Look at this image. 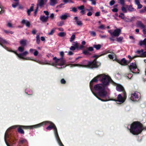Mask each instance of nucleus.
Listing matches in <instances>:
<instances>
[{
    "instance_id": "f8f14e48",
    "label": "nucleus",
    "mask_w": 146,
    "mask_h": 146,
    "mask_svg": "<svg viewBox=\"0 0 146 146\" xmlns=\"http://www.w3.org/2000/svg\"><path fill=\"white\" fill-rule=\"evenodd\" d=\"M116 85V90L118 91H122L123 92H125L124 90V89L123 87L121 85L119 84H115Z\"/></svg>"
},
{
    "instance_id": "8fccbe9b",
    "label": "nucleus",
    "mask_w": 146,
    "mask_h": 146,
    "mask_svg": "<svg viewBox=\"0 0 146 146\" xmlns=\"http://www.w3.org/2000/svg\"><path fill=\"white\" fill-rule=\"evenodd\" d=\"M115 3V1L114 0H111L110 3V6H112Z\"/></svg>"
},
{
    "instance_id": "4be33fe9",
    "label": "nucleus",
    "mask_w": 146,
    "mask_h": 146,
    "mask_svg": "<svg viewBox=\"0 0 146 146\" xmlns=\"http://www.w3.org/2000/svg\"><path fill=\"white\" fill-rule=\"evenodd\" d=\"M27 40L25 39H23L20 41V43L21 46L25 47L27 44Z\"/></svg>"
},
{
    "instance_id": "2f4dec72",
    "label": "nucleus",
    "mask_w": 146,
    "mask_h": 146,
    "mask_svg": "<svg viewBox=\"0 0 146 146\" xmlns=\"http://www.w3.org/2000/svg\"><path fill=\"white\" fill-rule=\"evenodd\" d=\"M72 45L73 46L77 48V49L78 48V44L77 41L74 42H73Z\"/></svg>"
},
{
    "instance_id": "4468645a",
    "label": "nucleus",
    "mask_w": 146,
    "mask_h": 146,
    "mask_svg": "<svg viewBox=\"0 0 146 146\" xmlns=\"http://www.w3.org/2000/svg\"><path fill=\"white\" fill-rule=\"evenodd\" d=\"M48 0H38V4L37 5L40 7H42L44 4L46 3Z\"/></svg>"
},
{
    "instance_id": "5fc2aeb1",
    "label": "nucleus",
    "mask_w": 146,
    "mask_h": 146,
    "mask_svg": "<svg viewBox=\"0 0 146 146\" xmlns=\"http://www.w3.org/2000/svg\"><path fill=\"white\" fill-rule=\"evenodd\" d=\"M7 26H8V27H12V24L10 22H8L7 24Z\"/></svg>"
},
{
    "instance_id": "473e14b6",
    "label": "nucleus",
    "mask_w": 146,
    "mask_h": 146,
    "mask_svg": "<svg viewBox=\"0 0 146 146\" xmlns=\"http://www.w3.org/2000/svg\"><path fill=\"white\" fill-rule=\"evenodd\" d=\"M36 42L38 44H39L40 42V36L38 34L36 35Z\"/></svg>"
},
{
    "instance_id": "aec40b11",
    "label": "nucleus",
    "mask_w": 146,
    "mask_h": 146,
    "mask_svg": "<svg viewBox=\"0 0 146 146\" xmlns=\"http://www.w3.org/2000/svg\"><path fill=\"white\" fill-rule=\"evenodd\" d=\"M70 17V16L68 15V14L66 13L61 15L60 17L61 20H65L68 17Z\"/></svg>"
},
{
    "instance_id": "1a4fd4ad",
    "label": "nucleus",
    "mask_w": 146,
    "mask_h": 146,
    "mask_svg": "<svg viewBox=\"0 0 146 146\" xmlns=\"http://www.w3.org/2000/svg\"><path fill=\"white\" fill-rule=\"evenodd\" d=\"M129 69L133 73H139V70L137 68V66L135 63H132L129 66Z\"/></svg>"
},
{
    "instance_id": "6e6d98bb",
    "label": "nucleus",
    "mask_w": 146,
    "mask_h": 146,
    "mask_svg": "<svg viewBox=\"0 0 146 146\" xmlns=\"http://www.w3.org/2000/svg\"><path fill=\"white\" fill-rule=\"evenodd\" d=\"M72 11L74 12H76L77 11V8L76 7H73L72 8Z\"/></svg>"
},
{
    "instance_id": "393cba45",
    "label": "nucleus",
    "mask_w": 146,
    "mask_h": 146,
    "mask_svg": "<svg viewBox=\"0 0 146 146\" xmlns=\"http://www.w3.org/2000/svg\"><path fill=\"white\" fill-rule=\"evenodd\" d=\"M20 143L23 144H28V142L27 140L24 139H22L19 141Z\"/></svg>"
},
{
    "instance_id": "cd10ccee",
    "label": "nucleus",
    "mask_w": 146,
    "mask_h": 146,
    "mask_svg": "<svg viewBox=\"0 0 146 146\" xmlns=\"http://www.w3.org/2000/svg\"><path fill=\"white\" fill-rule=\"evenodd\" d=\"M143 49H141L140 50H137L136 52L139 54V56H137V57H142L141 55L143 54Z\"/></svg>"
},
{
    "instance_id": "423d86ee",
    "label": "nucleus",
    "mask_w": 146,
    "mask_h": 146,
    "mask_svg": "<svg viewBox=\"0 0 146 146\" xmlns=\"http://www.w3.org/2000/svg\"><path fill=\"white\" fill-rule=\"evenodd\" d=\"M101 64L100 62H98L95 60L92 62H89L86 60L83 61L80 64H74L72 66L82 67L88 68H96L99 66Z\"/></svg>"
},
{
    "instance_id": "f257e3e1",
    "label": "nucleus",
    "mask_w": 146,
    "mask_h": 146,
    "mask_svg": "<svg viewBox=\"0 0 146 146\" xmlns=\"http://www.w3.org/2000/svg\"><path fill=\"white\" fill-rule=\"evenodd\" d=\"M110 77L105 74L95 77L90 82V87L94 95L102 102L111 100L110 93L105 90L110 83H113Z\"/></svg>"
},
{
    "instance_id": "58836bf2",
    "label": "nucleus",
    "mask_w": 146,
    "mask_h": 146,
    "mask_svg": "<svg viewBox=\"0 0 146 146\" xmlns=\"http://www.w3.org/2000/svg\"><path fill=\"white\" fill-rule=\"evenodd\" d=\"M128 10L130 11H134V9L131 5L129 6L128 8Z\"/></svg>"
},
{
    "instance_id": "ddd939ff",
    "label": "nucleus",
    "mask_w": 146,
    "mask_h": 146,
    "mask_svg": "<svg viewBox=\"0 0 146 146\" xmlns=\"http://www.w3.org/2000/svg\"><path fill=\"white\" fill-rule=\"evenodd\" d=\"M74 19L75 20V22L78 25L80 26H82L83 23L82 21L79 20L78 19V18L77 17H74Z\"/></svg>"
},
{
    "instance_id": "0e129e2a",
    "label": "nucleus",
    "mask_w": 146,
    "mask_h": 146,
    "mask_svg": "<svg viewBox=\"0 0 146 146\" xmlns=\"http://www.w3.org/2000/svg\"><path fill=\"white\" fill-rule=\"evenodd\" d=\"M100 37L102 38H105L107 37L106 36V35H100Z\"/></svg>"
},
{
    "instance_id": "e2e57ef3",
    "label": "nucleus",
    "mask_w": 146,
    "mask_h": 146,
    "mask_svg": "<svg viewBox=\"0 0 146 146\" xmlns=\"http://www.w3.org/2000/svg\"><path fill=\"white\" fill-rule=\"evenodd\" d=\"M61 83L62 84H64L66 83V81L64 79H62L61 80Z\"/></svg>"
},
{
    "instance_id": "13d9d810",
    "label": "nucleus",
    "mask_w": 146,
    "mask_h": 146,
    "mask_svg": "<svg viewBox=\"0 0 146 146\" xmlns=\"http://www.w3.org/2000/svg\"><path fill=\"white\" fill-rule=\"evenodd\" d=\"M118 9L116 8H114L112 9V11L114 12H117Z\"/></svg>"
},
{
    "instance_id": "412c9836",
    "label": "nucleus",
    "mask_w": 146,
    "mask_h": 146,
    "mask_svg": "<svg viewBox=\"0 0 146 146\" xmlns=\"http://www.w3.org/2000/svg\"><path fill=\"white\" fill-rule=\"evenodd\" d=\"M21 22L22 24L26 25V26L28 27H29L30 25L29 22L26 20H23Z\"/></svg>"
},
{
    "instance_id": "79ce46f5",
    "label": "nucleus",
    "mask_w": 146,
    "mask_h": 146,
    "mask_svg": "<svg viewBox=\"0 0 146 146\" xmlns=\"http://www.w3.org/2000/svg\"><path fill=\"white\" fill-rule=\"evenodd\" d=\"M123 39V37H119L117 38V40L118 42H120L122 41Z\"/></svg>"
},
{
    "instance_id": "7ed1b4c3",
    "label": "nucleus",
    "mask_w": 146,
    "mask_h": 146,
    "mask_svg": "<svg viewBox=\"0 0 146 146\" xmlns=\"http://www.w3.org/2000/svg\"><path fill=\"white\" fill-rule=\"evenodd\" d=\"M30 126H19L17 125L13 126L9 128L6 131L4 137L5 142L7 145V146H10L8 144V142H10L11 141H13V139L12 137V135L9 133V131L10 130L17 127L18 132L21 134H24V132L22 129V128L32 129L33 128H31L29 127H27Z\"/></svg>"
},
{
    "instance_id": "bb28decb",
    "label": "nucleus",
    "mask_w": 146,
    "mask_h": 146,
    "mask_svg": "<svg viewBox=\"0 0 146 146\" xmlns=\"http://www.w3.org/2000/svg\"><path fill=\"white\" fill-rule=\"evenodd\" d=\"M34 6V4H32V6L27 11V13H28V14L29 15H30V13L31 12L33 11V8Z\"/></svg>"
},
{
    "instance_id": "4d7b16f0",
    "label": "nucleus",
    "mask_w": 146,
    "mask_h": 146,
    "mask_svg": "<svg viewBox=\"0 0 146 146\" xmlns=\"http://www.w3.org/2000/svg\"><path fill=\"white\" fill-rule=\"evenodd\" d=\"M132 76H133V75H132V74H128L127 76V78H128L130 79L132 77Z\"/></svg>"
},
{
    "instance_id": "b1692460",
    "label": "nucleus",
    "mask_w": 146,
    "mask_h": 146,
    "mask_svg": "<svg viewBox=\"0 0 146 146\" xmlns=\"http://www.w3.org/2000/svg\"><path fill=\"white\" fill-rule=\"evenodd\" d=\"M139 44L140 46L142 45H146V38H145L143 40L140 41Z\"/></svg>"
},
{
    "instance_id": "c85d7f7f",
    "label": "nucleus",
    "mask_w": 146,
    "mask_h": 146,
    "mask_svg": "<svg viewBox=\"0 0 146 146\" xmlns=\"http://www.w3.org/2000/svg\"><path fill=\"white\" fill-rule=\"evenodd\" d=\"M25 47L21 46L18 48V51L20 52H23L24 50Z\"/></svg>"
},
{
    "instance_id": "c9c22d12",
    "label": "nucleus",
    "mask_w": 146,
    "mask_h": 146,
    "mask_svg": "<svg viewBox=\"0 0 146 146\" xmlns=\"http://www.w3.org/2000/svg\"><path fill=\"white\" fill-rule=\"evenodd\" d=\"M63 2L65 3H74V2L72 0H63Z\"/></svg>"
},
{
    "instance_id": "72a5a7b5",
    "label": "nucleus",
    "mask_w": 146,
    "mask_h": 146,
    "mask_svg": "<svg viewBox=\"0 0 146 146\" xmlns=\"http://www.w3.org/2000/svg\"><path fill=\"white\" fill-rule=\"evenodd\" d=\"M121 9L122 11L124 13H126L127 12V10L126 8L124 6V5L122 6Z\"/></svg>"
},
{
    "instance_id": "052dcab7",
    "label": "nucleus",
    "mask_w": 146,
    "mask_h": 146,
    "mask_svg": "<svg viewBox=\"0 0 146 146\" xmlns=\"http://www.w3.org/2000/svg\"><path fill=\"white\" fill-rule=\"evenodd\" d=\"M137 57V56H133L132 57H131L130 56V55H128V58L130 59H134V58L136 57Z\"/></svg>"
},
{
    "instance_id": "39448f33",
    "label": "nucleus",
    "mask_w": 146,
    "mask_h": 146,
    "mask_svg": "<svg viewBox=\"0 0 146 146\" xmlns=\"http://www.w3.org/2000/svg\"><path fill=\"white\" fill-rule=\"evenodd\" d=\"M60 55L61 57V58L58 59L56 57H54L53 60H54V62L50 64V65L54 66L58 69L65 68L67 66L65 60L62 58L64 55V52L63 51L60 52Z\"/></svg>"
},
{
    "instance_id": "a211bd4d",
    "label": "nucleus",
    "mask_w": 146,
    "mask_h": 146,
    "mask_svg": "<svg viewBox=\"0 0 146 146\" xmlns=\"http://www.w3.org/2000/svg\"><path fill=\"white\" fill-rule=\"evenodd\" d=\"M108 57L110 59L115 60L116 59V55L114 53H112L108 55Z\"/></svg>"
},
{
    "instance_id": "bf43d9fd",
    "label": "nucleus",
    "mask_w": 146,
    "mask_h": 146,
    "mask_svg": "<svg viewBox=\"0 0 146 146\" xmlns=\"http://www.w3.org/2000/svg\"><path fill=\"white\" fill-rule=\"evenodd\" d=\"M50 17L52 19H53L54 18V14L53 13L51 14Z\"/></svg>"
},
{
    "instance_id": "603ef678",
    "label": "nucleus",
    "mask_w": 146,
    "mask_h": 146,
    "mask_svg": "<svg viewBox=\"0 0 146 146\" xmlns=\"http://www.w3.org/2000/svg\"><path fill=\"white\" fill-rule=\"evenodd\" d=\"M120 3L123 6L124 5L125 1L124 0H119Z\"/></svg>"
},
{
    "instance_id": "5701e85b",
    "label": "nucleus",
    "mask_w": 146,
    "mask_h": 146,
    "mask_svg": "<svg viewBox=\"0 0 146 146\" xmlns=\"http://www.w3.org/2000/svg\"><path fill=\"white\" fill-rule=\"evenodd\" d=\"M57 3V0H50V5L54 6Z\"/></svg>"
},
{
    "instance_id": "774afa93",
    "label": "nucleus",
    "mask_w": 146,
    "mask_h": 146,
    "mask_svg": "<svg viewBox=\"0 0 146 146\" xmlns=\"http://www.w3.org/2000/svg\"><path fill=\"white\" fill-rule=\"evenodd\" d=\"M100 12H97L95 14V16H99L100 15Z\"/></svg>"
},
{
    "instance_id": "a878e982",
    "label": "nucleus",
    "mask_w": 146,
    "mask_h": 146,
    "mask_svg": "<svg viewBox=\"0 0 146 146\" xmlns=\"http://www.w3.org/2000/svg\"><path fill=\"white\" fill-rule=\"evenodd\" d=\"M25 92L29 95H31L33 94V92L32 90L29 88H27L25 90Z\"/></svg>"
},
{
    "instance_id": "9d476101",
    "label": "nucleus",
    "mask_w": 146,
    "mask_h": 146,
    "mask_svg": "<svg viewBox=\"0 0 146 146\" xmlns=\"http://www.w3.org/2000/svg\"><path fill=\"white\" fill-rule=\"evenodd\" d=\"M140 97V94L137 92H135L132 93L131 97V99L133 101H137L139 100Z\"/></svg>"
},
{
    "instance_id": "9b49d317",
    "label": "nucleus",
    "mask_w": 146,
    "mask_h": 146,
    "mask_svg": "<svg viewBox=\"0 0 146 146\" xmlns=\"http://www.w3.org/2000/svg\"><path fill=\"white\" fill-rule=\"evenodd\" d=\"M108 32L111 36H117L119 35L121 32V30L120 29H117L115 30L113 32L112 30H109Z\"/></svg>"
},
{
    "instance_id": "680f3d73",
    "label": "nucleus",
    "mask_w": 146,
    "mask_h": 146,
    "mask_svg": "<svg viewBox=\"0 0 146 146\" xmlns=\"http://www.w3.org/2000/svg\"><path fill=\"white\" fill-rule=\"evenodd\" d=\"M135 4H136L137 5L140 4L139 0H135Z\"/></svg>"
},
{
    "instance_id": "37998d69",
    "label": "nucleus",
    "mask_w": 146,
    "mask_h": 146,
    "mask_svg": "<svg viewBox=\"0 0 146 146\" xmlns=\"http://www.w3.org/2000/svg\"><path fill=\"white\" fill-rule=\"evenodd\" d=\"M64 23L63 21H61L57 23V25L58 26H61L64 25Z\"/></svg>"
},
{
    "instance_id": "a19ab883",
    "label": "nucleus",
    "mask_w": 146,
    "mask_h": 146,
    "mask_svg": "<svg viewBox=\"0 0 146 146\" xmlns=\"http://www.w3.org/2000/svg\"><path fill=\"white\" fill-rule=\"evenodd\" d=\"M55 30V29H52L51 31H50V33H48V35H52L54 32Z\"/></svg>"
},
{
    "instance_id": "6e6552de",
    "label": "nucleus",
    "mask_w": 146,
    "mask_h": 146,
    "mask_svg": "<svg viewBox=\"0 0 146 146\" xmlns=\"http://www.w3.org/2000/svg\"><path fill=\"white\" fill-rule=\"evenodd\" d=\"M126 95L125 92H123L121 94H119L116 100L111 99L110 100H112L117 102V103L119 104H121L123 103L125 101L126 98Z\"/></svg>"
},
{
    "instance_id": "6ab92c4d",
    "label": "nucleus",
    "mask_w": 146,
    "mask_h": 146,
    "mask_svg": "<svg viewBox=\"0 0 146 146\" xmlns=\"http://www.w3.org/2000/svg\"><path fill=\"white\" fill-rule=\"evenodd\" d=\"M119 63L121 65H126L128 64V62L124 58H123L120 61Z\"/></svg>"
},
{
    "instance_id": "3c124183",
    "label": "nucleus",
    "mask_w": 146,
    "mask_h": 146,
    "mask_svg": "<svg viewBox=\"0 0 146 146\" xmlns=\"http://www.w3.org/2000/svg\"><path fill=\"white\" fill-rule=\"evenodd\" d=\"M96 0H91L90 1L92 2V4L93 5H95L96 4Z\"/></svg>"
},
{
    "instance_id": "c03bdc74",
    "label": "nucleus",
    "mask_w": 146,
    "mask_h": 146,
    "mask_svg": "<svg viewBox=\"0 0 146 146\" xmlns=\"http://www.w3.org/2000/svg\"><path fill=\"white\" fill-rule=\"evenodd\" d=\"M98 28L102 29H105V26L103 25H101L100 26L98 27Z\"/></svg>"
},
{
    "instance_id": "a18cd8bd",
    "label": "nucleus",
    "mask_w": 146,
    "mask_h": 146,
    "mask_svg": "<svg viewBox=\"0 0 146 146\" xmlns=\"http://www.w3.org/2000/svg\"><path fill=\"white\" fill-rule=\"evenodd\" d=\"M91 35L93 36H95L96 35V33L93 31L90 32Z\"/></svg>"
},
{
    "instance_id": "ea45409f",
    "label": "nucleus",
    "mask_w": 146,
    "mask_h": 146,
    "mask_svg": "<svg viewBox=\"0 0 146 146\" xmlns=\"http://www.w3.org/2000/svg\"><path fill=\"white\" fill-rule=\"evenodd\" d=\"M19 4V2H17L14 3V4H12V6L14 8H15Z\"/></svg>"
},
{
    "instance_id": "dca6fc26",
    "label": "nucleus",
    "mask_w": 146,
    "mask_h": 146,
    "mask_svg": "<svg viewBox=\"0 0 146 146\" xmlns=\"http://www.w3.org/2000/svg\"><path fill=\"white\" fill-rule=\"evenodd\" d=\"M78 8L80 10V13L82 15L85 13V11L84 10V6L83 5L78 7Z\"/></svg>"
},
{
    "instance_id": "f704fd0d",
    "label": "nucleus",
    "mask_w": 146,
    "mask_h": 146,
    "mask_svg": "<svg viewBox=\"0 0 146 146\" xmlns=\"http://www.w3.org/2000/svg\"><path fill=\"white\" fill-rule=\"evenodd\" d=\"M75 38V35L74 34H72L70 38V41L71 42H72L74 40Z\"/></svg>"
},
{
    "instance_id": "69168bd1",
    "label": "nucleus",
    "mask_w": 146,
    "mask_h": 146,
    "mask_svg": "<svg viewBox=\"0 0 146 146\" xmlns=\"http://www.w3.org/2000/svg\"><path fill=\"white\" fill-rule=\"evenodd\" d=\"M88 50L89 51H92L93 50V48L92 47H89L88 48Z\"/></svg>"
},
{
    "instance_id": "0eeeda50",
    "label": "nucleus",
    "mask_w": 146,
    "mask_h": 146,
    "mask_svg": "<svg viewBox=\"0 0 146 146\" xmlns=\"http://www.w3.org/2000/svg\"><path fill=\"white\" fill-rule=\"evenodd\" d=\"M8 43L7 44H0L3 46L4 48L6 49L8 51L13 52L17 56L20 58L24 60H31V58L30 57H26L25 58V56H26L29 54V52L28 51H25L24 52H23L22 53L18 54L17 53L16 51H15L13 50H11V49H9L7 47H6L5 46H4L5 45L7 44H9V42L6 41Z\"/></svg>"
},
{
    "instance_id": "09e8293b",
    "label": "nucleus",
    "mask_w": 146,
    "mask_h": 146,
    "mask_svg": "<svg viewBox=\"0 0 146 146\" xmlns=\"http://www.w3.org/2000/svg\"><path fill=\"white\" fill-rule=\"evenodd\" d=\"M76 49H77V48L73 46H71L70 48V50H74Z\"/></svg>"
},
{
    "instance_id": "f03ea898",
    "label": "nucleus",
    "mask_w": 146,
    "mask_h": 146,
    "mask_svg": "<svg viewBox=\"0 0 146 146\" xmlns=\"http://www.w3.org/2000/svg\"><path fill=\"white\" fill-rule=\"evenodd\" d=\"M48 124H50V125L46 127V129L50 130L53 129L58 144L60 146H64L61 142L57 132V129L56 127L54 124L51 122L48 121H44L40 123L33 125H31V126H28V127H29L32 128H37L43 125H47Z\"/></svg>"
},
{
    "instance_id": "7c9ffc66",
    "label": "nucleus",
    "mask_w": 146,
    "mask_h": 146,
    "mask_svg": "<svg viewBox=\"0 0 146 146\" xmlns=\"http://www.w3.org/2000/svg\"><path fill=\"white\" fill-rule=\"evenodd\" d=\"M83 53L85 55H90V54L88 50H83Z\"/></svg>"
},
{
    "instance_id": "49530a36",
    "label": "nucleus",
    "mask_w": 146,
    "mask_h": 146,
    "mask_svg": "<svg viewBox=\"0 0 146 146\" xmlns=\"http://www.w3.org/2000/svg\"><path fill=\"white\" fill-rule=\"evenodd\" d=\"M119 17L122 19H123L125 17L124 15L122 13H121L119 16Z\"/></svg>"
},
{
    "instance_id": "c756f323",
    "label": "nucleus",
    "mask_w": 146,
    "mask_h": 146,
    "mask_svg": "<svg viewBox=\"0 0 146 146\" xmlns=\"http://www.w3.org/2000/svg\"><path fill=\"white\" fill-rule=\"evenodd\" d=\"M1 13V12L0 11V13ZM7 43L8 42L6 41L0 37V44L3 43L4 44H7Z\"/></svg>"
},
{
    "instance_id": "e433bc0d",
    "label": "nucleus",
    "mask_w": 146,
    "mask_h": 146,
    "mask_svg": "<svg viewBox=\"0 0 146 146\" xmlns=\"http://www.w3.org/2000/svg\"><path fill=\"white\" fill-rule=\"evenodd\" d=\"M58 35L59 36L63 37L66 35V33L64 32H60L58 33Z\"/></svg>"
},
{
    "instance_id": "20e7f679",
    "label": "nucleus",
    "mask_w": 146,
    "mask_h": 146,
    "mask_svg": "<svg viewBox=\"0 0 146 146\" xmlns=\"http://www.w3.org/2000/svg\"><path fill=\"white\" fill-rule=\"evenodd\" d=\"M127 128L130 132L134 135L140 134L143 129L142 125L140 123L135 122L131 125H128Z\"/></svg>"
},
{
    "instance_id": "4c0bfd02",
    "label": "nucleus",
    "mask_w": 146,
    "mask_h": 146,
    "mask_svg": "<svg viewBox=\"0 0 146 146\" xmlns=\"http://www.w3.org/2000/svg\"><path fill=\"white\" fill-rule=\"evenodd\" d=\"M101 45L100 44L96 45L94 46V47L97 50L100 49L101 47Z\"/></svg>"
},
{
    "instance_id": "2eb2a0df",
    "label": "nucleus",
    "mask_w": 146,
    "mask_h": 146,
    "mask_svg": "<svg viewBox=\"0 0 146 146\" xmlns=\"http://www.w3.org/2000/svg\"><path fill=\"white\" fill-rule=\"evenodd\" d=\"M48 16H45L44 15H41L40 17V19L43 22H46L48 18Z\"/></svg>"
},
{
    "instance_id": "f3484780",
    "label": "nucleus",
    "mask_w": 146,
    "mask_h": 146,
    "mask_svg": "<svg viewBox=\"0 0 146 146\" xmlns=\"http://www.w3.org/2000/svg\"><path fill=\"white\" fill-rule=\"evenodd\" d=\"M136 25L138 27H140L141 29H144L145 28V26L140 21L137 22Z\"/></svg>"
},
{
    "instance_id": "338daca9",
    "label": "nucleus",
    "mask_w": 146,
    "mask_h": 146,
    "mask_svg": "<svg viewBox=\"0 0 146 146\" xmlns=\"http://www.w3.org/2000/svg\"><path fill=\"white\" fill-rule=\"evenodd\" d=\"M142 57H146V51L143 52V54L141 55Z\"/></svg>"
},
{
    "instance_id": "de8ad7c7",
    "label": "nucleus",
    "mask_w": 146,
    "mask_h": 146,
    "mask_svg": "<svg viewBox=\"0 0 146 146\" xmlns=\"http://www.w3.org/2000/svg\"><path fill=\"white\" fill-rule=\"evenodd\" d=\"M3 31L7 34L10 33L11 34H13V32L12 31H9L5 30H3Z\"/></svg>"
},
{
    "instance_id": "864d4df0",
    "label": "nucleus",
    "mask_w": 146,
    "mask_h": 146,
    "mask_svg": "<svg viewBox=\"0 0 146 146\" xmlns=\"http://www.w3.org/2000/svg\"><path fill=\"white\" fill-rule=\"evenodd\" d=\"M38 53V52L35 49V50L34 52V55L35 56H36L37 55Z\"/></svg>"
}]
</instances>
